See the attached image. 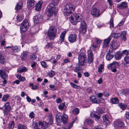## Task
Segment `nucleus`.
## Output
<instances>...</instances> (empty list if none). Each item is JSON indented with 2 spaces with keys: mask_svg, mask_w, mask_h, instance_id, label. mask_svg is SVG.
Wrapping results in <instances>:
<instances>
[{
  "mask_svg": "<svg viewBox=\"0 0 129 129\" xmlns=\"http://www.w3.org/2000/svg\"><path fill=\"white\" fill-rule=\"evenodd\" d=\"M83 16L80 14H77L71 15L69 18L70 22L73 24L76 25L78 22H80L82 20Z\"/></svg>",
  "mask_w": 129,
  "mask_h": 129,
  "instance_id": "1",
  "label": "nucleus"
},
{
  "mask_svg": "<svg viewBox=\"0 0 129 129\" xmlns=\"http://www.w3.org/2000/svg\"><path fill=\"white\" fill-rule=\"evenodd\" d=\"M57 31V28L55 26H52L50 27L48 30L47 35L50 40H53L55 38Z\"/></svg>",
  "mask_w": 129,
  "mask_h": 129,
  "instance_id": "2",
  "label": "nucleus"
},
{
  "mask_svg": "<svg viewBox=\"0 0 129 129\" xmlns=\"http://www.w3.org/2000/svg\"><path fill=\"white\" fill-rule=\"evenodd\" d=\"M48 10L47 11V15L48 16H52L54 14L55 15L57 12V9L53 3H51L47 6Z\"/></svg>",
  "mask_w": 129,
  "mask_h": 129,
  "instance_id": "3",
  "label": "nucleus"
},
{
  "mask_svg": "<svg viewBox=\"0 0 129 129\" xmlns=\"http://www.w3.org/2000/svg\"><path fill=\"white\" fill-rule=\"evenodd\" d=\"M78 58L79 63L81 66H83L87 62L86 56L84 52L80 53L78 56Z\"/></svg>",
  "mask_w": 129,
  "mask_h": 129,
  "instance_id": "4",
  "label": "nucleus"
},
{
  "mask_svg": "<svg viewBox=\"0 0 129 129\" xmlns=\"http://www.w3.org/2000/svg\"><path fill=\"white\" fill-rule=\"evenodd\" d=\"M48 124L46 123H43L41 121H39L38 123H35L33 125L34 129H40L41 127V129H45L48 127Z\"/></svg>",
  "mask_w": 129,
  "mask_h": 129,
  "instance_id": "5",
  "label": "nucleus"
},
{
  "mask_svg": "<svg viewBox=\"0 0 129 129\" xmlns=\"http://www.w3.org/2000/svg\"><path fill=\"white\" fill-rule=\"evenodd\" d=\"M119 66V63L116 61H114L112 63L108 64L107 67L109 69L111 70L113 72L115 73L117 71L116 69L118 68Z\"/></svg>",
  "mask_w": 129,
  "mask_h": 129,
  "instance_id": "6",
  "label": "nucleus"
},
{
  "mask_svg": "<svg viewBox=\"0 0 129 129\" xmlns=\"http://www.w3.org/2000/svg\"><path fill=\"white\" fill-rule=\"evenodd\" d=\"M94 42L91 44L92 49L94 51H95L97 48L99 47V45L102 43V41L99 38H95L93 39Z\"/></svg>",
  "mask_w": 129,
  "mask_h": 129,
  "instance_id": "7",
  "label": "nucleus"
},
{
  "mask_svg": "<svg viewBox=\"0 0 129 129\" xmlns=\"http://www.w3.org/2000/svg\"><path fill=\"white\" fill-rule=\"evenodd\" d=\"M29 23L28 20L25 19L23 22L21 24L20 26L21 32H22L25 31L27 30L28 28Z\"/></svg>",
  "mask_w": 129,
  "mask_h": 129,
  "instance_id": "8",
  "label": "nucleus"
},
{
  "mask_svg": "<svg viewBox=\"0 0 129 129\" xmlns=\"http://www.w3.org/2000/svg\"><path fill=\"white\" fill-rule=\"evenodd\" d=\"M91 15L95 17H98L100 15V11L98 8L93 6L91 10Z\"/></svg>",
  "mask_w": 129,
  "mask_h": 129,
  "instance_id": "9",
  "label": "nucleus"
},
{
  "mask_svg": "<svg viewBox=\"0 0 129 129\" xmlns=\"http://www.w3.org/2000/svg\"><path fill=\"white\" fill-rule=\"evenodd\" d=\"M43 19L42 16L40 14L37 15L34 17V20L35 23H38L40 22Z\"/></svg>",
  "mask_w": 129,
  "mask_h": 129,
  "instance_id": "10",
  "label": "nucleus"
},
{
  "mask_svg": "<svg viewBox=\"0 0 129 129\" xmlns=\"http://www.w3.org/2000/svg\"><path fill=\"white\" fill-rule=\"evenodd\" d=\"M63 14L65 16H68L71 14V12L70 11L69 7L67 4L65 6Z\"/></svg>",
  "mask_w": 129,
  "mask_h": 129,
  "instance_id": "11",
  "label": "nucleus"
},
{
  "mask_svg": "<svg viewBox=\"0 0 129 129\" xmlns=\"http://www.w3.org/2000/svg\"><path fill=\"white\" fill-rule=\"evenodd\" d=\"M4 108L3 109L4 113L5 114H7L11 109V107L9 106V103L7 102L4 105Z\"/></svg>",
  "mask_w": 129,
  "mask_h": 129,
  "instance_id": "12",
  "label": "nucleus"
},
{
  "mask_svg": "<svg viewBox=\"0 0 129 129\" xmlns=\"http://www.w3.org/2000/svg\"><path fill=\"white\" fill-rule=\"evenodd\" d=\"M77 35L76 34H71L68 37V40L71 43L75 42L76 40Z\"/></svg>",
  "mask_w": 129,
  "mask_h": 129,
  "instance_id": "13",
  "label": "nucleus"
},
{
  "mask_svg": "<svg viewBox=\"0 0 129 129\" xmlns=\"http://www.w3.org/2000/svg\"><path fill=\"white\" fill-rule=\"evenodd\" d=\"M111 39V37L110 36L107 39L104 40L103 43V47H108L109 44Z\"/></svg>",
  "mask_w": 129,
  "mask_h": 129,
  "instance_id": "14",
  "label": "nucleus"
},
{
  "mask_svg": "<svg viewBox=\"0 0 129 129\" xmlns=\"http://www.w3.org/2000/svg\"><path fill=\"white\" fill-rule=\"evenodd\" d=\"M115 124L117 127L121 128H123L124 126L123 122L120 120H116Z\"/></svg>",
  "mask_w": 129,
  "mask_h": 129,
  "instance_id": "15",
  "label": "nucleus"
},
{
  "mask_svg": "<svg viewBox=\"0 0 129 129\" xmlns=\"http://www.w3.org/2000/svg\"><path fill=\"white\" fill-rule=\"evenodd\" d=\"M127 7V3L125 2H123L121 4H118L117 7L120 9H124Z\"/></svg>",
  "mask_w": 129,
  "mask_h": 129,
  "instance_id": "16",
  "label": "nucleus"
},
{
  "mask_svg": "<svg viewBox=\"0 0 129 129\" xmlns=\"http://www.w3.org/2000/svg\"><path fill=\"white\" fill-rule=\"evenodd\" d=\"M0 76L3 79H6L8 77L7 74L6 73L5 71L2 69L0 70Z\"/></svg>",
  "mask_w": 129,
  "mask_h": 129,
  "instance_id": "17",
  "label": "nucleus"
},
{
  "mask_svg": "<svg viewBox=\"0 0 129 129\" xmlns=\"http://www.w3.org/2000/svg\"><path fill=\"white\" fill-rule=\"evenodd\" d=\"M36 3L34 0H28L27 4L30 7H35Z\"/></svg>",
  "mask_w": 129,
  "mask_h": 129,
  "instance_id": "18",
  "label": "nucleus"
},
{
  "mask_svg": "<svg viewBox=\"0 0 129 129\" xmlns=\"http://www.w3.org/2000/svg\"><path fill=\"white\" fill-rule=\"evenodd\" d=\"M66 33V31H64L61 33L60 36L59 41L58 42L59 43L61 44L62 42L64 40V37Z\"/></svg>",
  "mask_w": 129,
  "mask_h": 129,
  "instance_id": "19",
  "label": "nucleus"
},
{
  "mask_svg": "<svg viewBox=\"0 0 129 129\" xmlns=\"http://www.w3.org/2000/svg\"><path fill=\"white\" fill-rule=\"evenodd\" d=\"M91 117L94 118L96 121L98 120L100 117V115L98 113L91 114Z\"/></svg>",
  "mask_w": 129,
  "mask_h": 129,
  "instance_id": "20",
  "label": "nucleus"
},
{
  "mask_svg": "<svg viewBox=\"0 0 129 129\" xmlns=\"http://www.w3.org/2000/svg\"><path fill=\"white\" fill-rule=\"evenodd\" d=\"M42 3V1H39L37 4H36V10L38 11L40 10Z\"/></svg>",
  "mask_w": 129,
  "mask_h": 129,
  "instance_id": "21",
  "label": "nucleus"
},
{
  "mask_svg": "<svg viewBox=\"0 0 129 129\" xmlns=\"http://www.w3.org/2000/svg\"><path fill=\"white\" fill-rule=\"evenodd\" d=\"M119 46L118 43L116 41L114 40L112 41V46L114 49H116Z\"/></svg>",
  "mask_w": 129,
  "mask_h": 129,
  "instance_id": "22",
  "label": "nucleus"
},
{
  "mask_svg": "<svg viewBox=\"0 0 129 129\" xmlns=\"http://www.w3.org/2000/svg\"><path fill=\"white\" fill-rule=\"evenodd\" d=\"M61 120L64 123H66L68 121V117L67 115L64 114L61 117Z\"/></svg>",
  "mask_w": 129,
  "mask_h": 129,
  "instance_id": "23",
  "label": "nucleus"
},
{
  "mask_svg": "<svg viewBox=\"0 0 129 129\" xmlns=\"http://www.w3.org/2000/svg\"><path fill=\"white\" fill-rule=\"evenodd\" d=\"M23 3L21 1L19 2L17 4L15 8V9L16 10H18L21 9Z\"/></svg>",
  "mask_w": 129,
  "mask_h": 129,
  "instance_id": "24",
  "label": "nucleus"
},
{
  "mask_svg": "<svg viewBox=\"0 0 129 129\" xmlns=\"http://www.w3.org/2000/svg\"><path fill=\"white\" fill-rule=\"evenodd\" d=\"M108 115H104L103 117V119L104 122L106 123L105 124H106V123L107 125H108L110 123V122L108 120Z\"/></svg>",
  "mask_w": 129,
  "mask_h": 129,
  "instance_id": "25",
  "label": "nucleus"
},
{
  "mask_svg": "<svg viewBox=\"0 0 129 129\" xmlns=\"http://www.w3.org/2000/svg\"><path fill=\"white\" fill-rule=\"evenodd\" d=\"M28 53V52L27 51H24L22 53L21 57L22 60H24L27 57Z\"/></svg>",
  "mask_w": 129,
  "mask_h": 129,
  "instance_id": "26",
  "label": "nucleus"
},
{
  "mask_svg": "<svg viewBox=\"0 0 129 129\" xmlns=\"http://www.w3.org/2000/svg\"><path fill=\"white\" fill-rule=\"evenodd\" d=\"M114 57L113 55L110 54V51L108 52L106 56V58L107 60H109L111 59Z\"/></svg>",
  "mask_w": 129,
  "mask_h": 129,
  "instance_id": "27",
  "label": "nucleus"
},
{
  "mask_svg": "<svg viewBox=\"0 0 129 129\" xmlns=\"http://www.w3.org/2000/svg\"><path fill=\"white\" fill-rule=\"evenodd\" d=\"M67 5L69 7V9L70 10V11H71V13L73 11L75 10L74 5L72 3H70Z\"/></svg>",
  "mask_w": 129,
  "mask_h": 129,
  "instance_id": "28",
  "label": "nucleus"
},
{
  "mask_svg": "<svg viewBox=\"0 0 129 129\" xmlns=\"http://www.w3.org/2000/svg\"><path fill=\"white\" fill-rule=\"evenodd\" d=\"M97 99L94 96H92L90 99V101L94 103H98Z\"/></svg>",
  "mask_w": 129,
  "mask_h": 129,
  "instance_id": "29",
  "label": "nucleus"
},
{
  "mask_svg": "<svg viewBox=\"0 0 129 129\" xmlns=\"http://www.w3.org/2000/svg\"><path fill=\"white\" fill-rule=\"evenodd\" d=\"M48 119L49 120V123L52 125L53 123V118L51 114H49L48 116Z\"/></svg>",
  "mask_w": 129,
  "mask_h": 129,
  "instance_id": "30",
  "label": "nucleus"
},
{
  "mask_svg": "<svg viewBox=\"0 0 129 129\" xmlns=\"http://www.w3.org/2000/svg\"><path fill=\"white\" fill-rule=\"evenodd\" d=\"M14 126V122L13 121H11L8 125L9 129H13Z\"/></svg>",
  "mask_w": 129,
  "mask_h": 129,
  "instance_id": "31",
  "label": "nucleus"
},
{
  "mask_svg": "<svg viewBox=\"0 0 129 129\" xmlns=\"http://www.w3.org/2000/svg\"><path fill=\"white\" fill-rule=\"evenodd\" d=\"M122 54L121 53L119 52L117 53L115 55V58L116 60H118L120 59L122 57Z\"/></svg>",
  "mask_w": 129,
  "mask_h": 129,
  "instance_id": "32",
  "label": "nucleus"
},
{
  "mask_svg": "<svg viewBox=\"0 0 129 129\" xmlns=\"http://www.w3.org/2000/svg\"><path fill=\"white\" fill-rule=\"evenodd\" d=\"M112 104H117L118 103V100L117 98H114L110 100Z\"/></svg>",
  "mask_w": 129,
  "mask_h": 129,
  "instance_id": "33",
  "label": "nucleus"
},
{
  "mask_svg": "<svg viewBox=\"0 0 129 129\" xmlns=\"http://www.w3.org/2000/svg\"><path fill=\"white\" fill-rule=\"evenodd\" d=\"M5 62V60L4 56L0 53V63L3 64Z\"/></svg>",
  "mask_w": 129,
  "mask_h": 129,
  "instance_id": "34",
  "label": "nucleus"
},
{
  "mask_svg": "<svg viewBox=\"0 0 129 129\" xmlns=\"http://www.w3.org/2000/svg\"><path fill=\"white\" fill-rule=\"evenodd\" d=\"M23 17L22 15H18L17 16V21L18 22H20L23 19Z\"/></svg>",
  "mask_w": 129,
  "mask_h": 129,
  "instance_id": "35",
  "label": "nucleus"
},
{
  "mask_svg": "<svg viewBox=\"0 0 129 129\" xmlns=\"http://www.w3.org/2000/svg\"><path fill=\"white\" fill-rule=\"evenodd\" d=\"M121 35H120V33H113L111 34V38L112 37H113L115 38H117L118 37H120Z\"/></svg>",
  "mask_w": 129,
  "mask_h": 129,
  "instance_id": "36",
  "label": "nucleus"
},
{
  "mask_svg": "<svg viewBox=\"0 0 129 129\" xmlns=\"http://www.w3.org/2000/svg\"><path fill=\"white\" fill-rule=\"evenodd\" d=\"M122 92L123 94H124L125 95H127L129 94V89H125L123 90L122 91Z\"/></svg>",
  "mask_w": 129,
  "mask_h": 129,
  "instance_id": "37",
  "label": "nucleus"
},
{
  "mask_svg": "<svg viewBox=\"0 0 129 129\" xmlns=\"http://www.w3.org/2000/svg\"><path fill=\"white\" fill-rule=\"evenodd\" d=\"M73 113L75 115L78 114L79 112V109L77 108H76L72 110Z\"/></svg>",
  "mask_w": 129,
  "mask_h": 129,
  "instance_id": "38",
  "label": "nucleus"
},
{
  "mask_svg": "<svg viewBox=\"0 0 129 129\" xmlns=\"http://www.w3.org/2000/svg\"><path fill=\"white\" fill-rule=\"evenodd\" d=\"M65 104L64 103H61L59 105L58 108L60 110H62L65 108Z\"/></svg>",
  "mask_w": 129,
  "mask_h": 129,
  "instance_id": "39",
  "label": "nucleus"
},
{
  "mask_svg": "<svg viewBox=\"0 0 129 129\" xmlns=\"http://www.w3.org/2000/svg\"><path fill=\"white\" fill-rule=\"evenodd\" d=\"M126 32L125 31L122 32L120 35H121L120 37L122 38V39L124 40L125 41L126 40L125 36L126 35Z\"/></svg>",
  "mask_w": 129,
  "mask_h": 129,
  "instance_id": "40",
  "label": "nucleus"
},
{
  "mask_svg": "<svg viewBox=\"0 0 129 129\" xmlns=\"http://www.w3.org/2000/svg\"><path fill=\"white\" fill-rule=\"evenodd\" d=\"M9 96L7 94L4 95L3 96L2 100V101L5 102L8 99Z\"/></svg>",
  "mask_w": 129,
  "mask_h": 129,
  "instance_id": "41",
  "label": "nucleus"
},
{
  "mask_svg": "<svg viewBox=\"0 0 129 129\" xmlns=\"http://www.w3.org/2000/svg\"><path fill=\"white\" fill-rule=\"evenodd\" d=\"M86 27H80V30L82 33H85L86 30Z\"/></svg>",
  "mask_w": 129,
  "mask_h": 129,
  "instance_id": "42",
  "label": "nucleus"
},
{
  "mask_svg": "<svg viewBox=\"0 0 129 129\" xmlns=\"http://www.w3.org/2000/svg\"><path fill=\"white\" fill-rule=\"evenodd\" d=\"M29 87H31V88L34 90L36 89L38 87V86L36 85H34L32 83H29Z\"/></svg>",
  "mask_w": 129,
  "mask_h": 129,
  "instance_id": "43",
  "label": "nucleus"
},
{
  "mask_svg": "<svg viewBox=\"0 0 129 129\" xmlns=\"http://www.w3.org/2000/svg\"><path fill=\"white\" fill-rule=\"evenodd\" d=\"M104 65L103 64H101L98 67V72L100 73L102 72V70L103 69Z\"/></svg>",
  "mask_w": 129,
  "mask_h": 129,
  "instance_id": "44",
  "label": "nucleus"
},
{
  "mask_svg": "<svg viewBox=\"0 0 129 129\" xmlns=\"http://www.w3.org/2000/svg\"><path fill=\"white\" fill-rule=\"evenodd\" d=\"M55 74V72L52 70L49 72L48 74V75L51 78Z\"/></svg>",
  "mask_w": 129,
  "mask_h": 129,
  "instance_id": "45",
  "label": "nucleus"
},
{
  "mask_svg": "<svg viewBox=\"0 0 129 129\" xmlns=\"http://www.w3.org/2000/svg\"><path fill=\"white\" fill-rule=\"evenodd\" d=\"M20 47L19 46H15L13 47V51L14 52H18L20 50Z\"/></svg>",
  "mask_w": 129,
  "mask_h": 129,
  "instance_id": "46",
  "label": "nucleus"
},
{
  "mask_svg": "<svg viewBox=\"0 0 129 129\" xmlns=\"http://www.w3.org/2000/svg\"><path fill=\"white\" fill-rule=\"evenodd\" d=\"M61 115L59 114H57L56 116V119L57 122H59L60 121V117H61Z\"/></svg>",
  "mask_w": 129,
  "mask_h": 129,
  "instance_id": "47",
  "label": "nucleus"
},
{
  "mask_svg": "<svg viewBox=\"0 0 129 129\" xmlns=\"http://www.w3.org/2000/svg\"><path fill=\"white\" fill-rule=\"evenodd\" d=\"M29 117L31 119H34L35 117V114L33 111L31 112L29 114Z\"/></svg>",
  "mask_w": 129,
  "mask_h": 129,
  "instance_id": "48",
  "label": "nucleus"
},
{
  "mask_svg": "<svg viewBox=\"0 0 129 129\" xmlns=\"http://www.w3.org/2000/svg\"><path fill=\"white\" fill-rule=\"evenodd\" d=\"M88 63H91L93 61V56L88 57Z\"/></svg>",
  "mask_w": 129,
  "mask_h": 129,
  "instance_id": "49",
  "label": "nucleus"
},
{
  "mask_svg": "<svg viewBox=\"0 0 129 129\" xmlns=\"http://www.w3.org/2000/svg\"><path fill=\"white\" fill-rule=\"evenodd\" d=\"M88 57L93 56L92 52L91 50H88L87 51Z\"/></svg>",
  "mask_w": 129,
  "mask_h": 129,
  "instance_id": "50",
  "label": "nucleus"
},
{
  "mask_svg": "<svg viewBox=\"0 0 129 129\" xmlns=\"http://www.w3.org/2000/svg\"><path fill=\"white\" fill-rule=\"evenodd\" d=\"M119 105L120 108L122 110L125 109L126 107V106L125 105L122 103H120Z\"/></svg>",
  "mask_w": 129,
  "mask_h": 129,
  "instance_id": "51",
  "label": "nucleus"
},
{
  "mask_svg": "<svg viewBox=\"0 0 129 129\" xmlns=\"http://www.w3.org/2000/svg\"><path fill=\"white\" fill-rule=\"evenodd\" d=\"M113 19L112 18H111L109 22L110 27H114V24L113 23Z\"/></svg>",
  "mask_w": 129,
  "mask_h": 129,
  "instance_id": "52",
  "label": "nucleus"
},
{
  "mask_svg": "<svg viewBox=\"0 0 129 129\" xmlns=\"http://www.w3.org/2000/svg\"><path fill=\"white\" fill-rule=\"evenodd\" d=\"M26 127L24 125L19 124L18 127V129H26Z\"/></svg>",
  "mask_w": 129,
  "mask_h": 129,
  "instance_id": "53",
  "label": "nucleus"
},
{
  "mask_svg": "<svg viewBox=\"0 0 129 129\" xmlns=\"http://www.w3.org/2000/svg\"><path fill=\"white\" fill-rule=\"evenodd\" d=\"M124 60L126 63L129 64V56H125L124 57Z\"/></svg>",
  "mask_w": 129,
  "mask_h": 129,
  "instance_id": "54",
  "label": "nucleus"
},
{
  "mask_svg": "<svg viewBox=\"0 0 129 129\" xmlns=\"http://www.w3.org/2000/svg\"><path fill=\"white\" fill-rule=\"evenodd\" d=\"M81 68L79 67H77L74 70L75 72L78 73V71H81Z\"/></svg>",
  "mask_w": 129,
  "mask_h": 129,
  "instance_id": "55",
  "label": "nucleus"
},
{
  "mask_svg": "<svg viewBox=\"0 0 129 129\" xmlns=\"http://www.w3.org/2000/svg\"><path fill=\"white\" fill-rule=\"evenodd\" d=\"M129 50H125L122 51V53L123 54L127 55H129Z\"/></svg>",
  "mask_w": 129,
  "mask_h": 129,
  "instance_id": "56",
  "label": "nucleus"
},
{
  "mask_svg": "<svg viewBox=\"0 0 129 129\" xmlns=\"http://www.w3.org/2000/svg\"><path fill=\"white\" fill-rule=\"evenodd\" d=\"M41 63L42 66L44 68H46L47 66V64L46 62L44 61L41 62Z\"/></svg>",
  "mask_w": 129,
  "mask_h": 129,
  "instance_id": "57",
  "label": "nucleus"
},
{
  "mask_svg": "<svg viewBox=\"0 0 129 129\" xmlns=\"http://www.w3.org/2000/svg\"><path fill=\"white\" fill-rule=\"evenodd\" d=\"M81 26L82 27H86V22L84 21H82L80 24Z\"/></svg>",
  "mask_w": 129,
  "mask_h": 129,
  "instance_id": "58",
  "label": "nucleus"
},
{
  "mask_svg": "<svg viewBox=\"0 0 129 129\" xmlns=\"http://www.w3.org/2000/svg\"><path fill=\"white\" fill-rule=\"evenodd\" d=\"M46 47H49L51 48H53V46L52 43H48L46 45Z\"/></svg>",
  "mask_w": 129,
  "mask_h": 129,
  "instance_id": "59",
  "label": "nucleus"
},
{
  "mask_svg": "<svg viewBox=\"0 0 129 129\" xmlns=\"http://www.w3.org/2000/svg\"><path fill=\"white\" fill-rule=\"evenodd\" d=\"M49 87L51 88L52 90L54 91L56 89V88H55V86L54 85L50 84L49 85Z\"/></svg>",
  "mask_w": 129,
  "mask_h": 129,
  "instance_id": "60",
  "label": "nucleus"
},
{
  "mask_svg": "<svg viewBox=\"0 0 129 129\" xmlns=\"http://www.w3.org/2000/svg\"><path fill=\"white\" fill-rule=\"evenodd\" d=\"M37 58L36 55L35 54L31 55L30 57V58L33 60H35Z\"/></svg>",
  "mask_w": 129,
  "mask_h": 129,
  "instance_id": "61",
  "label": "nucleus"
},
{
  "mask_svg": "<svg viewBox=\"0 0 129 129\" xmlns=\"http://www.w3.org/2000/svg\"><path fill=\"white\" fill-rule=\"evenodd\" d=\"M37 63L35 62H33L31 64V67L33 68L36 67Z\"/></svg>",
  "mask_w": 129,
  "mask_h": 129,
  "instance_id": "62",
  "label": "nucleus"
},
{
  "mask_svg": "<svg viewBox=\"0 0 129 129\" xmlns=\"http://www.w3.org/2000/svg\"><path fill=\"white\" fill-rule=\"evenodd\" d=\"M15 99L17 101H20L21 99V98L20 96H16L15 97Z\"/></svg>",
  "mask_w": 129,
  "mask_h": 129,
  "instance_id": "63",
  "label": "nucleus"
},
{
  "mask_svg": "<svg viewBox=\"0 0 129 129\" xmlns=\"http://www.w3.org/2000/svg\"><path fill=\"white\" fill-rule=\"evenodd\" d=\"M25 78L24 77H21L19 79V80L20 81H24L25 80Z\"/></svg>",
  "mask_w": 129,
  "mask_h": 129,
  "instance_id": "64",
  "label": "nucleus"
}]
</instances>
